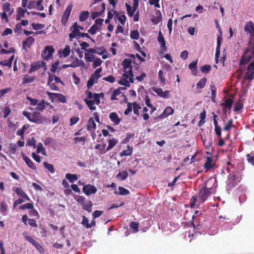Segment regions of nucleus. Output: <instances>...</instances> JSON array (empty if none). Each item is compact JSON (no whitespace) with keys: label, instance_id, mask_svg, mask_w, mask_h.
Here are the masks:
<instances>
[{"label":"nucleus","instance_id":"f257e3e1","mask_svg":"<svg viewBox=\"0 0 254 254\" xmlns=\"http://www.w3.org/2000/svg\"><path fill=\"white\" fill-rule=\"evenodd\" d=\"M212 180H209L206 182L199 186L198 197L202 202H204L211 194V192L217 187V181L214 180L213 186H210Z\"/></svg>","mask_w":254,"mask_h":254},{"label":"nucleus","instance_id":"f03ea898","mask_svg":"<svg viewBox=\"0 0 254 254\" xmlns=\"http://www.w3.org/2000/svg\"><path fill=\"white\" fill-rule=\"evenodd\" d=\"M85 94L87 96V99H84V101L86 104L87 107L91 111H94L96 110V107L93 105L96 104L98 105L100 103V98H104V94L103 93H94L93 94L91 91L86 90Z\"/></svg>","mask_w":254,"mask_h":254},{"label":"nucleus","instance_id":"7ed1b4c3","mask_svg":"<svg viewBox=\"0 0 254 254\" xmlns=\"http://www.w3.org/2000/svg\"><path fill=\"white\" fill-rule=\"evenodd\" d=\"M23 115L30 122L36 124H41L43 122V118L40 112H33L32 113L23 111Z\"/></svg>","mask_w":254,"mask_h":254},{"label":"nucleus","instance_id":"20e7f679","mask_svg":"<svg viewBox=\"0 0 254 254\" xmlns=\"http://www.w3.org/2000/svg\"><path fill=\"white\" fill-rule=\"evenodd\" d=\"M74 199L82 206V208L88 212H91L93 204L90 200H86V198L82 195H75Z\"/></svg>","mask_w":254,"mask_h":254},{"label":"nucleus","instance_id":"39448f33","mask_svg":"<svg viewBox=\"0 0 254 254\" xmlns=\"http://www.w3.org/2000/svg\"><path fill=\"white\" fill-rule=\"evenodd\" d=\"M254 57V47L252 48H247L242 56L240 61L241 64H248L251 59Z\"/></svg>","mask_w":254,"mask_h":254},{"label":"nucleus","instance_id":"423d86ee","mask_svg":"<svg viewBox=\"0 0 254 254\" xmlns=\"http://www.w3.org/2000/svg\"><path fill=\"white\" fill-rule=\"evenodd\" d=\"M240 181V179L238 176L233 174H230L228 177L227 181V187L229 189L234 188Z\"/></svg>","mask_w":254,"mask_h":254},{"label":"nucleus","instance_id":"0eeeda50","mask_svg":"<svg viewBox=\"0 0 254 254\" xmlns=\"http://www.w3.org/2000/svg\"><path fill=\"white\" fill-rule=\"evenodd\" d=\"M122 65L123 66L124 71H125L123 74V76L127 77V73H128L129 75L132 74V66L131 65V61L130 59H125L123 62Z\"/></svg>","mask_w":254,"mask_h":254},{"label":"nucleus","instance_id":"6e6552de","mask_svg":"<svg viewBox=\"0 0 254 254\" xmlns=\"http://www.w3.org/2000/svg\"><path fill=\"white\" fill-rule=\"evenodd\" d=\"M47 94L51 99L52 102H54V98H56L61 103H65L66 102V97L61 93H52L48 91Z\"/></svg>","mask_w":254,"mask_h":254},{"label":"nucleus","instance_id":"1a4fd4ad","mask_svg":"<svg viewBox=\"0 0 254 254\" xmlns=\"http://www.w3.org/2000/svg\"><path fill=\"white\" fill-rule=\"evenodd\" d=\"M46 63L43 61H37L34 63H33L31 64L30 68L28 71L29 73H31L32 72H34L37 71L42 67H44V70H45L46 68Z\"/></svg>","mask_w":254,"mask_h":254},{"label":"nucleus","instance_id":"9d476101","mask_svg":"<svg viewBox=\"0 0 254 254\" xmlns=\"http://www.w3.org/2000/svg\"><path fill=\"white\" fill-rule=\"evenodd\" d=\"M247 70L248 72L246 73L244 78L252 81L254 79V61L248 66Z\"/></svg>","mask_w":254,"mask_h":254},{"label":"nucleus","instance_id":"9b49d317","mask_svg":"<svg viewBox=\"0 0 254 254\" xmlns=\"http://www.w3.org/2000/svg\"><path fill=\"white\" fill-rule=\"evenodd\" d=\"M54 52V49L52 46H47L45 47L42 53V57L44 60L47 61L52 57Z\"/></svg>","mask_w":254,"mask_h":254},{"label":"nucleus","instance_id":"f8f14e48","mask_svg":"<svg viewBox=\"0 0 254 254\" xmlns=\"http://www.w3.org/2000/svg\"><path fill=\"white\" fill-rule=\"evenodd\" d=\"M72 8V4L71 3L69 4L66 7L65 10L63 15L62 18V23L63 25H65L67 21L70 16L71 10Z\"/></svg>","mask_w":254,"mask_h":254},{"label":"nucleus","instance_id":"ddd939ff","mask_svg":"<svg viewBox=\"0 0 254 254\" xmlns=\"http://www.w3.org/2000/svg\"><path fill=\"white\" fill-rule=\"evenodd\" d=\"M97 190L96 188L90 184L85 185L82 188V191L87 196L95 193Z\"/></svg>","mask_w":254,"mask_h":254},{"label":"nucleus","instance_id":"4468645a","mask_svg":"<svg viewBox=\"0 0 254 254\" xmlns=\"http://www.w3.org/2000/svg\"><path fill=\"white\" fill-rule=\"evenodd\" d=\"M152 90L155 92L159 96L164 99L168 98L169 96L170 91L166 90L163 91L162 89L159 87H153Z\"/></svg>","mask_w":254,"mask_h":254},{"label":"nucleus","instance_id":"2eb2a0df","mask_svg":"<svg viewBox=\"0 0 254 254\" xmlns=\"http://www.w3.org/2000/svg\"><path fill=\"white\" fill-rule=\"evenodd\" d=\"M70 30L71 32L69 34V38L70 41L74 38L76 36L80 34V31L78 29V26L77 22H75L71 27Z\"/></svg>","mask_w":254,"mask_h":254},{"label":"nucleus","instance_id":"dca6fc26","mask_svg":"<svg viewBox=\"0 0 254 254\" xmlns=\"http://www.w3.org/2000/svg\"><path fill=\"white\" fill-rule=\"evenodd\" d=\"M245 32L249 34L251 36L254 35V26L252 21L247 22L244 27Z\"/></svg>","mask_w":254,"mask_h":254},{"label":"nucleus","instance_id":"f3484780","mask_svg":"<svg viewBox=\"0 0 254 254\" xmlns=\"http://www.w3.org/2000/svg\"><path fill=\"white\" fill-rule=\"evenodd\" d=\"M109 119L115 125H119L122 121V119L119 118L117 113L116 112L111 113L109 115Z\"/></svg>","mask_w":254,"mask_h":254},{"label":"nucleus","instance_id":"a211bd4d","mask_svg":"<svg viewBox=\"0 0 254 254\" xmlns=\"http://www.w3.org/2000/svg\"><path fill=\"white\" fill-rule=\"evenodd\" d=\"M221 37L218 36L217 38V47L216 49V53H215V61L216 63L217 64L218 62V59L220 56V46L221 43Z\"/></svg>","mask_w":254,"mask_h":254},{"label":"nucleus","instance_id":"6ab92c4d","mask_svg":"<svg viewBox=\"0 0 254 254\" xmlns=\"http://www.w3.org/2000/svg\"><path fill=\"white\" fill-rule=\"evenodd\" d=\"M174 112V110L172 107L170 106L167 107L165 109L163 112L159 116V118L164 119L169 115L173 114Z\"/></svg>","mask_w":254,"mask_h":254},{"label":"nucleus","instance_id":"aec40b11","mask_svg":"<svg viewBox=\"0 0 254 254\" xmlns=\"http://www.w3.org/2000/svg\"><path fill=\"white\" fill-rule=\"evenodd\" d=\"M197 62L198 60H194L191 62L189 65V68L191 70V73L196 76L197 74Z\"/></svg>","mask_w":254,"mask_h":254},{"label":"nucleus","instance_id":"412c9836","mask_svg":"<svg viewBox=\"0 0 254 254\" xmlns=\"http://www.w3.org/2000/svg\"><path fill=\"white\" fill-rule=\"evenodd\" d=\"M215 165V163L213 162V158L211 157H207L206 162L204 164V168L207 170H210Z\"/></svg>","mask_w":254,"mask_h":254},{"label":"nucleus","instance_id":"4be33fe9","mask_svg":"<svg viewBox=\"0 0 254 254\" xmlns=\"http://www.w3.org/2000/svg\"><path fill=\"white\" fill-rule=\"evenodd\" d=\"M34 38L32 37H28L25 41H23V49L26 50V47L30 48L31 46L34 43Z\"/></svg>","mask_w":254,"mask_h":254},{"label":"nucleus","instance_id":"5701e85b","mask_svg":"<svg viewBox=\"0 0 254 254\" xmlns=\"http://www.w3.org/2000/svg\"><path fill=\"white\" fill-rule=\"evenodd\" d=\"M233 100L232 99H225V102L220 104L221 106H224L225 108L223 109V112H226V108L230 109L233 104Z\"/></svg>","mask_w":254,"mask_h":254},{"label":"nucleus","instance_id":"b1692460","mask_svg":"<svg viewBox=\"0 0 254 254\" xmlns=\"http://www.w3.org/2000/svg\"><path fill=\"white\" fill-rule=\"evenodd\" d=\"M158 41L161 44L162 50H163L164 51H166L167 48L166 46V42L161 31L159 32L158 36Z\"/></svg>","mask_w":254,"mask_h":254},{"label":"nucleus","instance_id":"393cba45","mask_svg":"<svg viewBox=\"0 0 254 254\" xmlns=\"http://www.w3.org/2000/svg\"><path fill=\"white\" fill-rule=\"evenodd\" d=\"M200 218V217L199 216L198 218L197 217H195L194 215H193L192 216V219L193 220V222L192 223L193 227L194 229H199L201 227H202L203 225L202 222H196V220H199Z\"/></svg>","mask_w":254,"mask_h":254},{"label":"nucleus","instance_id":"a878e982","mask_svg":"<svg viewBox=\"0 0 254 254\" xmlns=\"http://www.w3.org/2000/svg\"><path fill=\"white\" fill-rule=\"evenodd\" d=\"M87 128L91 131H94L96 128V124L92 117H90L88 120Z\"/></svg>","mask_w":254,"mask_h":254},{"label":"nucleus","instance_id":"bb28decb","mask_svg":"<svg viewBox=\"0 0 254 254\" xmlns=\"http://www.w3.org/2000/svg\"><path fill=\"white\" fill-rule=\"evenodd\" d=\"M70 53V47L68 45H66L63 51L59 50L58 53L60 55V56H63L64 58L68 57Z\"/></svg>","mask_w":254,"mask_h":254},{"label":"nucleus","instance_id":"cd10ccee","mask_svg":"<svg viewBox=\"0 0 254 254\" xmlns=\"http://www.w3.org/2000/svg\"><path fill=\"white\" fill-rule=\"evenodd\" d=\"M17 14L16 17V20L18 21L21 19L22 17H25V13L27 12V9L25 8V9L18 7L17 9Z\"/></svg>","mask_w":254,"mask_h":254},{"label":"nucleus","instance_id":"c85d7f7f","mask_svg":"<svg viewBox=\"0 0 254 254\" xmlns=\"http://www.w3.org/2000/svg\"><path fill=\"white\" fill-rule=\"evenodd\" d=\"M2 8L4 12H9V15H11L14 11L13 8L11 9V4L8 2H6L3 4Z\"/></svg>","mask_w":254,"mask_h":254},{"label":"nucleus","instance_id":"c756f323","mask_svg":"<svg viewBox=\"0 0 254 254\" xmlns=\"http://www.w3.org/2000/svg\"><path fill=\"white\" fill-rule=\"evenodd\" d=\"M23 159L24 160L25 163L29 168L33 170L36 169V167L35 166L34 163L29 158L26 156H23Z\"/></svg>","mask_w":254,"mask_h":254},{"label":"nucleus","instance_id":"7c9ffc66","mask_svg":"<svg viewBox=\"0 0 254 254\" xmlns=\"http://www.w3.org/2000/svg\"><path fill=\"white\" fill-rule=\"evenodd\" d=\"M15 191L16 193L19 196H24L27 200H30V198L26 194V193L24 191V190L21 188H16L15 189Z\"/></svg>","mask_w":254,"mask_h":254},{"label":"nucleus","instance_id":"2f4dec72","mask_svg":"<svg viewBox=\"0 0 254 254\" xmlns=\"http://www.w3.org/2000/svg\"><path fill=\"white\" fill-rule=\"evenodd\" d=\"M88 52L90 53V54H97L100 55H102L104 54L105 52V50L103 48H97V49L95 48H90L88 50Z\"/></svg>","mask_w":254,"mask_h":254},{"label":"nucleus","instance_id":"473e14b6","mask_svg":"<svg viewBox=\"0 0 254 254\" xmlns=\"http://www.w3.org/2000/svg\"><path fill=\"white\" fill-rule=\"evenodd\" d=\"M65 178L68 180L70 183H73L76 181L78 178L76 174H72L70 173H67L65 175Z\"/></svg>","mask_w":254,"mask_h":254},{"label":"nucleus","instance_id":"72a5a7b5","mask_svg":"<svg viewBox=\"0 0 254 254\" xmlns=\"http://www.w3.org/2000/svg\"><path fill=\"white\" fill-rule=\"evenodd\" d=\"M113 13L116 15L120 23L122 25H124L127 19L126 16L125 14L120 15L119 12L117 11H113Z\"/></svg>","mask_w":254,"mask_h":254},{"label":"nucleus","instance_id":"f704fd0d","mask_svg":"<svg viewBox=\"0 0 254 254\" xmlns=\"http://www.w3.org/2000/svg\"><path fill=\"white\" fill-rule=\"evenodd\" d=\"M127 150H124L120 153V156L123 157L124 156H131L132 152V147L129 145L127 146Z\"/></svg>","mask_w":254,"mask_h":254},{"label":"nucleus","instance_id":"c9c22d12","mask_svg":"<svg viewBox=\"0 0 254 254\" xmlns=\"http://www.w3.org/2000/svg\"><path fill=\"white\" fill-rule=\"evenodd\" d=\"M89 15V12L88 11H82L79 14V20L82 22L86 21L88 18Z\"/></svg>","mask_w":254,"mask_h":254},{"label":"nucleus","instance_id":"e433bc0d","mask_svg":"<svg viewBox=\"0 0 254 254\" xmlns=\"http://www.w3.org/2000/svg\"><path fill=\"white\" fill-rule=\"evenodd\" d=\"M207 78L206 77H202L196 84V88L197 89H202L203 88L207 82Z\"/></svg>","mask_w":254,"mask_h":254},{"label":"nucleus","instance_id":"4c0bfd02","mask_svg":"<svg viewBox=\"0 0 254 254\" xmlns=\"http://www.w3.org/2000/svg\"><path fill=\"white\" fill-rule=\"evenodd\" d=\"M70 64L71 67H76L80 65H83L84 63L82 60H79L77 58H75V60Z\"/></svg>","mask_w":254,"mask_h":254},{"label":"nucleus","instance_id":"58836bf2","mask_svg":"<svg viewBox=\"0 0 254 254\" xmlns=\"http://www.w3.org/2000/svg\"><path fill=\"white\" fill-rule=\"evenodd\" d=\"M106 146V144L105 143H103L102 144H98L95 146V149L99 150L100 153L101 154H103L106 153V152L108 151H106V149L105 150Z\"/></svg>","mask_w":254,"mask_h":254},{"label":"nucleus","instance_id":"ea45409f","mask_svg":"<svg viewBox=\"0 0 254 254\" xmlns=\"http://www.w3.org/2000/svg\"><path fill=\"white\" fill-rule=\"evenodd\" d=\"M7 204L5 201H1L0 204V211L3 215H6V211L7 210Z\"/></svg>","mask_w":254,"mask_h":254},{"label":"nucleus","instance_id":"a19ab883","mask_svg":"<svg viewBox=\"0 0 254 254\" xmlns=\"http://www.w3.org/2000/svg\"><path fill=\"white\" fill-rule=\"evenodd\" d=\"M210 88L211 92V99L213 102H215V97L216 93V89L215 88V84L213 82H212L210 85Z\"/></svg>","mask_w":254,"mask_h":254},{"label":"nucleus","instance_id":"79ce46f5","mask_svg":"<svg viewBox=\"0 0 254 254\" xmlns=\"http://www.w3.org/2000/svg\"><path fill=\"white\" fill-rule=\"evenodd\" d=\"M45 105H49V103L45 101L44 100H42L40 103L37 105V107L36 109L40 111H43L45 109Z\"/></svg>","mask_w":254,"mask_h":254},{"label":"nucleus","instance_id":"37998d69","mask_svg":"<svg viewBox=\"0 0 254 254\" xmlns=\"http://www.w3.org/2000/svg\"><path fill=\"white\" fill-rule=\"evenodd\" d=\"M29 127V125H23L21 129L17 131V132H16L17 135L20 136L22 139H24V132L27 129H28V128Z\"/></svg>","mask_w":254,"mask_h":254},{"label":"nucleus","instance_id":"c03bdc74","mask_svg":"<svg viewBox=\"0 0 254 254\" xmlns=\"http://www.w3.org/2000/svg\"><path fill=\"white\" fill-rule=\"evenodd\" d=\"M36 152L37 153H41L42 155L46 156V151L45 149L43 146V144L41 142L39 143L37 145Z\"/></svg>","mask_w":254,"mask_h":254},{"label":"nucleus","instance_id":"a18cd8bd","mask_svg":"<svg viewBox=\"0 0 254 254\" xmlns=\"http://www.w3.org/2000/svg\"><path fill=\"white\" fill-rule=\"evenodd\" d=\"M121 89H124L125 88L119 87L117 89H115L111 97V100H117V96L119 95L121 93Z\"/></svg>","mask_w":254,"mask_h":254},{"label":"nucleus","instance_id":"49530a36","mask_svg":"<svg viewBox=\"0 0 254 254\" xmlns=\"http://www.w3.org/2000/svg\"><path fill=\"white\" fill-rule=\"evenodd\" d=\"M35 79L34 76H30L28 75H25L23 78L22 84H25L26 83H32Z\"/></svg>","mask_w":254,"mask_h":254},{"label":"nucleus","instance_id":"de8ad7c7","mask_svg":"<svg viewBox=\"0 0 254 254\" xmlns=\"http://www.w3.org/2000/svg\"><path fill=\"white\" fill-rule=\"evenodd\" d=\"M102 71V68L101 67L97 68L95 72L91 75V77H93L95 79H96V82H97V80L100 77L101 75L100 73Z\"/></svg>","mask_w":254,"mask_h":254},{"label":"nucleus","instance_id":"09e8293b","mask_svg":"<svg viewBox=\"0 0 254 254\" xmlns=\"http://www.w3.org/2000/svg\"><path fill=\"white\" fill-rule=\"evenodd\" d=\"M118 143V141L115 139H109L108 140V146L106 148V151H109L113 148Z\"/></svg>","mask_w":254,"mask_h":254},{"label":"nucleus","instance_id":"8fccbe9b","mask_svg":"<svg viewBox=\"0 0 254 254\" xmlns=\"http://www.w3.org/2000/svg\"><path fill=\"white\" fill-rule=\"evenodd\" d=\"M128 175V174L127 171H123L121 172H120L117 175V177L119 178L121 180L124 181L127 179Z\"/></svg>","mask_w":254,"mask_h":254},{"label":"nucleus","instance_id":"3c124183","mask_svg":"<svg viewBox=\"0 0 254 254\" xmlns=\"http://www.w3.org/2000/svg\"><path fill=\"white\" fill-rule=\"evenodd\" d=\"M95 58V57L93 54H90L88 52V50H87V53H85V59L87 62H92Z\"/></svg>","mask_w":254,"mask_h":254},{"label":"nucleus","instance_id":"603ef678","mask_svg":"<svg viewBox=\"0 0 254 254\" xmlns=\"http://www.w3.org/2000/svg\"><path fill=\"white\" fill-rule=\"evenodd\" d=\"M200 69L202 73L207 74L210 71L211 69V66L209 64H205L203 66H201L200 68Z\"/></svg>","mask_w":254,"mask_h":254},{"label":"nucleus","instance_id":"864d4df0","mask_svg":"<svg viewBox=\"0 0 254 254\" xmlns=\"http://www.w3.org/2000/svg\"><path fill=\"white\" fill-rule=\"evenodd\" d=\"M157 14H158V15L156 17L153 18H152L151 19L152 22L154 24H157L162 19V15H161V12L159 10H158Z\"/></svg>","mask_w":254,"mask_h":254},{"label":"nucleus","instance_id":"5fc2aeb1","mask_svg":"<svg viewBox=\"0 0 254 254\" xmlns=\"http://www.w3.org/2000/svg\"><path fill=\"white\" fill-rule=\"evenodd\" d=\"M119 84L125 86L126 87H129L130 83L129 81L127 80V78L123 77V78L121 79L119 82Z\"/></svg>","mask_w":254,"mask_h":254},{"label":"nucleus","instance_id":"6e6d98bb","mask_svg":"<svg viewBox=\"0 0 254 254\" xmlns=\"http://www.w3.org/2000/svg\"><path fill=\"white\" fill-rule=\"evenodd\" d=\"M126 6L127 7V11L128 15L129 17H132L133 16L134 13L135 11H133V8L132 9L131 6L130 5H129L128 4H127V3H126Z\"/></svg>","mask_w":254,"mask_h":254},{"label":"nucleus","instance_id":"4d7b16f0","mask_svg":"<svg viewBox=\"0 0 254 254\" xmlns=\"http://www.w3.org/2000/svg\"><path fill=\"white\" fill-rule=\"evenodd\" d=\"M43 165L51 173H54L55 172V169L53 165L49 164L46 162H44Z\"/></svg>","mask_w":254,"mask_h":254},{"label":"nucleus","instance_id":"13d9d810","mask_svg":"<svg viewBox=\"0 0 254 254\" xmlns=\"http://www.w3.org/2000/svg\"><path fill=\"white\" fill-rule=\"evenodd\" d=\"M130 37L133 40H137L139 37V34L137 30H132L130 31Z\"/></svg>","mask_w":254,"mask_h":254},{"label":"nucleus","instance_id":"bf43d9fd","mask_svg":"<svg viewBox=\"0 0 254 254\" xmlns=\"http://www.w3.org/2000/svg\"><path fill=\"white\" fill-rule=\"evenodd\" d=\"M119 190L118 193L120 195H126L129 193V191L128 190L122 187H119Z\"/></svg>","mask_w":254,"mask_h":254},{"label":"nucleus","instance_id":"052dcab7","mask_svg":"<svg viewBox=\"0 0 254 254\" xmlns=\"http://www.w3.org/2000/svg\"><path fill=\"white\" fill-rule=\"evenodd\" d=\"M36 141L34 137H32L31 138L28 139L27 141V145L33 146L34 148H35L36 147Z\"/></svg>","mask_w":254,"mask_h":254},{"label":"nucleus","instance_id":"680f3d73","mask_svg":"<svg viewBox=\"0 0 254 254\" xmlns=\"http://www.w3.org/2000/svg\"><path fill=\"white\" fill-rule=\"evenodd\" d=\"M34 207L33 203H28L24 204H23L22 205L20 206L19 207V209L21 210H24L26 209H33Z\"/></svg>","mask_w":254,"mask_h":254},{"label":"nucleus","instance_id":"e2e57ef3","mask_svg":"<svg viewBox=\"0 0 254 254\" xmlns=\"http://www.w3.org/2000/svg\"><path fill=\"white\" fill-rule=\"evenodd\" d=\"M139 223L132 221L130 223V228L134 230V232H137L138 231Z\"/></svg>","mask_w":254,"mask_h":254},{"label":"nucleus","instance_id":"0e129e2a","mask_svg":"<svg viewBox=\"0 0 254 254\" xmlns=\"http://www.w3.org/2000/svg\"><path fill=\"white\" fill-rule=\"evenodd\" d=\"M98 29V26L96 24H93L88 30V32L91 35H94L96 33Z\"/></svg>","mask_w":254,"mask_h":254},{"label":"nucleus","instance_id":"69168bd1","mask_svg":"<svg viewBox=\"0 0 254 254\" xmlns=\"http://www.w3.org/2000/svg\"><path fill=\"white\" fill-rule=\"evenodd\" d=\"M43 2V0H39L37 1H36V7L35 8L38 10H43L44 6L42 5V3Z\"/></svg>","mask_w":254,"mask_h":254},{"label":"nucleus","instance_id":"338daca9","mask_svg":"<svg viewBox=\"0 0 254 254\" xmlns=\"http://www.w3.org/2000/svg\"><path fill=\"white\" fill-rule=\"evenodd\" d=\"M9 149L11 154H15L17 151L16 144L14 143H10L9 144Z\"/></svg>","mask_w":254,"mask_h":254},{"label":"nucleus","instance_id":"774afa93","mask_svg":"<svg viewBox=\"0 0 254 254\" xmlns=\"http://www.w3.org/2000/svg\"><path fill=\"white\" fill-rule=\"evenodd\" d=\"M31 26L33 29L35 30L42 29L45 27V25L44 24L34 23L31 24Z\"/></svg>","mask_w":254,"mask_h":254}]
</instances>
